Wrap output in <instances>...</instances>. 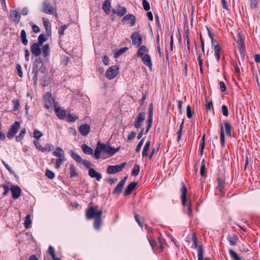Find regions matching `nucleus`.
Listing matches in <instances>:
<instances>
[{
    "instance_id": "nucleus-17",
    "label": "nucleus",
    "mask_w": 260,
    "mask_h": 260,
    "mask_svg": "<svg viewBox=\"0 0 260 260\" xmlns=\"http://www.w3.org/2000/svg\"><path fill=\"white\" fill-rule=\"evenodd\" d=\"M112 11L113 14H116L119 17L124 16L127 13L126 8L120 5L117 6V10L112 9Z\"/></svg>"
},
{
    "instance_id": "nucleus-16",
    "label": "nucleus",
    "mask_w": 260,
    "mask_h": 260,
    "mask_svg": "<svg viewBox=\"0 0 260 260\" xmlns=\"http://www.w3.org/2000/svg\"><path fill=\"white\" fill-rule=\"evenodd\" d=\"M10 190L12 194V197L14 200L18 199L21 195V189L18 185H13Z\"/></svg>"
},
{
    "instance_id": "nucleus-22",
    "label": "nucleus",
    "mask_w": 260,
    "mask_h": 260,
    "mask_svg": "<svg viewBox=\"0 0 260 260\" xmlns=\"http://www.w3.org/2000/svg\"><path fill=\"white\" fill-rule=\"evenodd\" d=\"M129 20L130 21V26H133L136 22V17L133 14H127L123 16L122 19H121V22H124L125 21Z\"/></svg>"
},
{
    "instance_id": "nucleus-15",
    "label": "nucleus",
    "mask_w": 260,
    "mask_h": 260,
    "mask_svg": "<svg viewBox=\"0 0 260 260\" xmlns=\"http://www.w3.org/2000/svg\"><path fill=\"white\" fill-rule=\"evenodd\" d=\"M131 38L132 40L133 44L134 45H136L137 47L140 46L142 41L141 36L138 32H135L133 33L131 36Z\"/></svg>"
},
{
    "instance_id": "nucleus-59",
    "label": "nucleus",
    "mask_w": 260,
    "mask_h": 260,
    "mask_svg": "<svg viewBox=\"0 0 260 260\" xmlns=\"http://www.w3.org/2000/svg\"><path fill=\"white\" fill-rule=\"evenodd\" d=\"M66 119L67 121L70 122H73L76 121V118L74 117L73 116H72L71 114H68L67 117Z\"/></svg>"
},
{
    "instance_id": "nucleus-46",
    "label": "nucleus",
    "mask_w": 260,
    "mask_h": 260,
    "mask_svg": "<svg viewBox=\"0 0 260 260\" xmlns=\"http://www.w3.org/2000/svg\"><path fill=\"white\" fill-rule=\"evenodd\" d=\"M38 42L37 43L42 45L44 42L47 40L46 36L43 34H41L38 37Z\"/></svg>"
},
{
    "instance_id": "nucleus-9",
    "label": "nucleus",
    "mask_w": 260,
    "mask_h": 260,
    "mask_svg": "<svg viewBox=\"0 0 260 260\" xmlns=\"http://www.w3.org/2000/svg\"><path fill=\"white\" fill-rule=\"evenodd\" d=\"M145 113L141 112L139 113L137 116L134 121V126L136 128H139L141 127L142 123L145 119Z\"/></svg>"
},
{
    "instance_id": "nucleus-30",
    "label": "nucleus",
    "mask_w": 260,
    "mask_h": 260,
    "mask_svg": "<svg viewBox=\"0 0 260 260\" xmlns=\"http://www.w3.org/2000/svg\"><path fill=\"white\" fill-rule=\"evenodd\" d=\"M150 144H151V143H150V141H148L146 143V144L143 148L142 153V155L143 157H146L148 155V152L149 149Z\"/></svg>"
},
{
    "instance_id": "nucleus-63",
    "label": "nucleus",
    "mask_w": 260,
    "mask_h": 260,
    "mask_svg": "<svg viewBox=\"0 0 260 260\" xmlns=\"http://www.w3.org/2000/svg\"><path fill=\"white\" fill-rule=\"evenodd\" d=\"M152 120H147V125L145 130V133L147 134L149 131L152 123Z\"/></svg>"
},
{
    "instance_id": "nucleus-54",
    "label": "nucleus",
    "mask_w": 260,
    "mask_h": 260,
    "mask_svg": "<svg viewBox=\"0 0 260 260\" xmlns=\"http://www.w3.org/2000/svg\"><path fill=\"white\" fill-rule=\"evenodd\" d=\"M239 51H240V55L242 60H244L245 59V47H242L239 48Z\"/></svg>"
},
{
    "instance_id": "nucleus-4",
    "label": "nucleus",
    "mask_w": 260,
    "mask_h": 260,
    "mask_svg": "<svg viewBox=\"0 0 260 260\" xmlns=\"http://www.w3.org/2000/svg\"><path fill=\"white\" fill-rule=\"evenodd\" d=\"M98 143L99 145L100 146L102 152L106 153L110 156L113 155L119 150V148H114L112 147L110 145L105 144L102 143L101 142H99Z\"/></svg>"
},
{
    "instance_id": "nucleus-43",
    "label": "nucleus",
    "mask_w": 260,
    "mask_h": 260,
    "mask_svg": "<svg viewBox=\"0 0 260 260\" xmlns=\"http://www.w3.org/2000/svg\"><path fill=\"white\" fill-rule=\"evenodd\" d=\"M101 152H102V151L101 150L100 146L99 145V143H98L97 146H96V149L94 150V158L95 159H98L100 158Z\"/></svg>"
},
{
    "instance_id": "nucleus-14",
    "label": "nucleus",
    "mask_w": 260,
    "mask_h": 260,
    "mask_svg": "<svg viewBox=\"0 0 260 260\" xmlns=\"http://www.w3.org/2000/svg\"><path fill=\"white\" fill-rule=\"evenodd\" d=\"M181 191L182 193L181 198L182 205L184 207L186 205L187 200V188L185 183L183 182L181 183Z\"/></svg>"
},
{
    "instance_id": "nucleus-3",
    "label": "nucleus",
    "mask_w": 260,
    "mask_h": 260,
    "mask_svg": "<svg viewBox=\"0 0 260 260\" xmlns=\"http://www.w3.org/2000/svg\"><path fill=\"white\" fill-rule=\"evenodd\" d=\"M41 46L42 45L37 43H34L30 47L31 54L36 57H38L41 53ZM42 51L44 54L45 60H47L49 58L50 53L49 46L47 44L44 45L42 47Z\"/></svg>"
},
{
    "instance_id": "nucleus-53",
    "label": "nucleus",
    "mask_w": 260,
    "mask_h": 260,
    "mask_svg": "<svg viewBox=\"0 0 260 260\" xmlns=\"http://www.w3.org/2000/svg\"><path fill=\"white\" fill-rule=\"evenodd\" d=\"M195 48L196 50V55L197 56V59L199 61V63H200V62L203 63V60L201 59V54L200 53V51L197 49V46L196 43Z\"/></svg>"
},
{
    "instance_id": "nucleus-11",
    "label": "nucleus",
    "mask_w": 260,
    "mask_h": 260,
    "mask_svg": "<svg viewBox=\"0 0 260 260\" xmlns=\"http://www.w3.org/2000/svg\"><path fill=\"white\" fill-rule=\"evenodd\" d=\"M41 11L47 14H52L55 12L52 5L47 2L43 3Z\"/></svg>"
},
{
    "instance_id": "nucleus-51",
    "label": "nucleus",
    "mask_w": 260,
    "mask_h": 260,
    "mask_svg": "<svg viewBox=\"0 0 260 260\" xmlns=\"http://www.w3.org/2000/svg\"><path fill=\"white\" fill-rule=\"evenodd\" d=\"M12 103L13 105V111H16L18 109L19 106V101L18 100L15 99L12 101Z\"/></svg>"
},
{
    "instance_id": "nucleus-18",
    "label": "nucleus",
    "mask_w": 260,
    "mask_h": 260,
    "mask_svg": "<svg viewBox=\"0 0 260 260\" xmlns=\"http://www.w3.org/2000/svg\"><path fill=\"white\" fill-rule=\"evenodd\" d=\"M90 127L88 124H84L79 127V132L83 136H87L90 132Z\"/></svg>"
},
{
    "instance_id": "nucleus-61",
    "label": "nucleus",
    "mask_w": 260,
    "mask_h": 260,
    "mask_svg": "<svg viewBox=\"0 0 260 260\" xmlns=\"http://www.w3.org/2000/svg\"><path fill=\"white\" fill-rule=\"evenodd\" d=\"M143 143H144V139H142L136 147V152H139L140 151L141 148L143 144Z\"/></svg>"
},
{
    "instance_id": "nucleus-34",
    "label": "nucleus",
    "mask_w": 260,
    "mask_h": 260,
    "mask_svg": "<svg viewBox=\"0 0 260 260\" xmlns=\"http://www.w3.org/2000/svg\"><path fill=\"white\" fill-rule=\"evenodd\" d=\"M20 37L22 43L24 45H26L28 44V40L26 38V34L25 30L23 29L21 31Z\"/></svg>"
},
{
    "instance_id": "nucleus-47",
    "label": "nucleus",
    "mask_w": 260,
    "mask_h": 260,
    "mask_svg": "<svg viewBox=\"0 0 260 260\" xmlns=\"http://www.w3.org/2000/svg\"><path fill=\"white\" fill-rule=\"evenodd\" d=\"M218 185L217 188L219 189L220 190H221L223 187L224 185V180L221 178H218L217 179Z\"/></svg>"
},
{
    "instance_id": "nucleus-26",
    "label": "nucleus",
    "mask_w": 260,
    "mask_h": 260,
    "mask_svg": "<svg viewBox=\"0 0 260 260\" xmlns=\"http://www.w3.org/2000/svg\"><path fill=\"white\" fill-rule=\"evenodd\" d=\"M148 51L149 50L146 46H141L138 50L137 56L139 57L144 56L145 54H148Z\"/></svg>"
},
{
    "instance_id": "nucleus-13",
    "label": "nucleus",
    "mask_w": 260,
    "mask_h": 260,
    "mask_svg": "<svg viewBox=\"0 0 260 260\" xmlns=\"http://www.w3.org/2000/svg\"><path fill=\"white\" fill-rule=\"evenodd\" d=\"M127 179V176H126L119 182V183L116 186V187L113 190V194L119 195L120 194V193L122 191V188L126 182Z\"/></svg>"
},
{
    "instance_id": "nucleus-41",
    "label": "nucleus",
    "mask_w": 260,
    "mask_h": 260,
    "mask_svg": "<svg viewBox=\"0 0 260 260\" xmlns=\"http://www.w3.org/2000/svg\"><path fill=\"white\" fill-rule=\"evenodd\" d=\"M63 152V150L61 148L58 147L56 148L55 151H54L53 152V155L55 156L58 157H61L63 156L61 154V152Z\"/></svg>"
},
{
    "instance_id": "nucleus-62",
    "label": "nucleus",
    "mask_w": 260,
    "mask_h": 260,
    "mask_svg": "<svg viewBox=\"0 0 260 260\" xmlns=\"http://www.w3.org/2000/svg\"><path fill=\"white\" fill-rule=\"evenodd\" d=\"M34 145H35L36 148L37 149L39 150L40 151H42L43 147L41 146L40 142L38 141H34Z\"/></svg>"
},
{
    "instance_id": "nucleus-1",
    "label": "nucleus",
    "mask_w": 260,
    "mask_h": 260,
    "mask_svg": "<svg viewBox=\"0 0 260 260\" xmlns=\"http://www.w3.org/2000/svg\"><path fill=\"white\" fill-rule=\"evenodd\" d=\"M102 214L103 211L102 210H98V206L89 207L86 212V216L88 219H94L93 226L94 229L97 231L101 229L102 222Z\"/></svg>"
},
{
    "instance_id": "nucleus-36",
    "label": "nucleus",
    "mask_w": 260,
    "mask_h": 260,
    "mask_svg": "<svg viewBox=\"0 0 260 260\" xmlns=\"http://www.w3.org/2000/svg\"><path fill=\"white\" fill-rule=\"evenodd\" d=\"M214 50H215V57L217 59V61H219L220 57V47L217 44L214 46Z\"/></svg>"
},
{
    "instance_id": "nucleus-21",
    "label": "nucleus",
    "mask_w": 260,
    "mask_h": 260,
    "mask_svg": "<svg viewBox=\"0 0 260 260\" xmlns=\"http://www.w3.org/2000/svg\"><path fill=\"white\" fill-rule=\"evenodd\" d=\"M138 183L135 181H133L130 183L125 188L124 191V196H126L130 194L134 189L137 185Z\"/></svg>"
},
{
    "instance_id": "nucleus-58",
    "label": "nucleus",
    "mask_w": 260,
    "mask_h": 260,
    "mask_svg": "<svg viewBox=\"0 0 260 260\" xmlns=\"http://www.w3.org/2000/svg\"><path fill=\"white\" fill-rule=\"evenodd\" d=\"M205 135L204 134L202 138V143L201 144V153L202 154L204 149L205 148Z\"/></svg>"
},
{
    "instance_id": "nucleus-49",
    "label": "nucleus",
    "mask_w": 260,
    "mask_h": 260,
    "mask_svg": "<svg viewBox=\"0 0 260 260\" xmlns=\"http://www.w3.org/2000/svg\"><path fill=\"white\" fill-rule=\"evenodd\" d=\"M128 49L127 47H124L120 49L118 51H117L115 54V57L117 58L123 54L125 51H126Z\"/></svg>"
},
{
    "instance_id": "nucleus-56",
    "label": "nucleus",
    "mask_w": 260,
    "mask_h": 260,
    "mask_svg": "<svg viewBox=\"0 0 260 260\" xmlns=\"http://www.w3.org/2000/svg\"><path fill=\"white\" fill-rule=\"evenodd\" d=\"M221 110L223 113V115L224 116H228L229 115V110L226 106L223 105L221 107Z\"/></svg>"
},
{
    "instance_id": "nucleus-57",
    "label": "nucleus",
    "mask_w": 260,
    "mask_h": 260,
    "mask_svg": "<svg viewBox=\"0 0 260 260\" xmlns=\"http://www.w3.org/2000/svg\"><path fill=\"white\" fill-rule=\"evenodd\" d=\"M186 115H187V117L188 118H191L192 116V112H191V107H190V105H188L187 106V108H186Z\"/></svg>"
},
{
    "instance_id": "nucleus-6",
    "label": "nucleus",
    "mask_w": 260,
    "mask_h": 260,
    "mask_svg": "<svg viewBox=\"0 0 260 260\" xmlns=\"http://www.w3.org/2000/svg\"><path fill=\"white\" fill-rule=\"evenodd\" d=\"M20 127V123L18 121H15L11 126L9 130L8 131L7 137L8 139H11L14 137L17 133L18 132L19 128Z\"/></svg>"
},
{
    "instance_id": "nucleus-60",
    "label": "nucleus",
    "mask_w": 260,
    "mask_h": 260,
    "mask_svg": "<svg viewBox=\"0 0 260 260\" xmlns=\"http://www.w3.org/2000/svg\"><path fill=\"white\" fill-rule=\"evenodd\" d=\"M67 26L65 25H62L59 28L58 30V33L60 35V36H63L64 35V31L66 29Z\"/></svg>"
},
{
    "instance_id": "nucleus-12",
    "label": "nucleus",
    "mask_w": 260,
    "mask_h": 260,
    "mask_svg": "<svg viewBox=\"0 0 260 260\" xmlns=\"http://www.w3.org/2000/svg\"><path fill=\"white\" fill-rule=\"evenodd\" d=\"M54 111L56 115L60 119H63L66 117V111L63 108H61L58 103L54 105Z\"/></svg>"
},
{
    "instance_id": "nucleus-33",
    "label": "nucleus",
    "mask_w": 260,
    "mask_h": 260,
    "mask_svg": "<svg viewBox=\"0 0 260 260\" xmlns=\"http://www.w3.org/2000/svg\"><path fill=\"white\" fill-rule=\"evenodd\" d=\"M227 239L231 245L235 246L237 244L236 241L238 240V237L236 234H234L233 238L231 236H228Z\"/></svg>"
},
{
    "instance_id": "nucleus-50",
    "label": "nucleus",
    "mask_w": 260,
    "mask_h": 260,
    "mask_svg": "<svg viewBox=\"0 0 260 260\" xmlns=\"http://www.w3.org/2000/svg\"><path fill=\"white\" fill-rule=\"evenodd\" d=\"M45 175L49 179H52L55 177L54 173L52 171L48 169L46 171Z\"/></svg>"
},
{
    "instance_id": "nucleus-44",
    "label": "nucleus",
    "mask_w": 260,
    "mask_h": 260,
    "mask_svg": "<svg viewBox=\"0 0 260 260\" xmlns=\"http://www.w3.org/2000/svg\"><path fill=\"white\" fill-rule=\"evenodd\" d=\"M54 146L50 144H47L45 147H43V149H42V152H46V151H51L54 149Z\"/></svg>"
},
{
    "instance_id": "nucleus-38",
    "label": "nucleus",
    "mask_w": 260,
    "mask_h": 260,
    "mask_svg": "<svg viewBox=\"0 0 260 260\" xmlns=\"http://www.w3.org/2000/svg\"><path fill=\"white\" fill-rule=\"evenodd\" d=\"M31 224V220L30 219V215L28 214L25 218L24 226L26 229H28L30 227Z\"/></svg>"
},
{
    "instance_id": "nucleus-35",
    "label": "nucleus",
    "mask_w": 260,
    "mask_h": 260,
    "mask_svg": "<svg viewBox=\"0 0 260 260\" xmlns=\"http://www.w3.org/2000/svg\"><path fill=\"white\" fill-rule=\"evenodd\" d=\"M70 177L71 178H75L78 175V173L76 171V169L74 166V165L72 164L70 167Z\"/></svg>"
},
{
    "instance_id": "nucleus-45",
    "label": "nucleus",
    "mask_w": 260,
    "mask_h": 260,
    "mask_svg": "<svg viewBox=\"0 0 260 260\" xmlns=\"http://www.w3.org/2000/svg\"><path fill=\"white\" fill-rule=\"evenodd\" d=\"M66 160V159L64 157V156H62L60 158L59 157L58 159H57L56 160V168L59 169V168L60 167L62 162Z\"/></svg>"
},
{
    "instance_id": "nucleus-32",
    "label": "nucleus",
    "mask_w": 260,
    "mask_h": 260,
    "mask_svg": "<svg viewBox=\"0 0 260 260\" xmlns=\"http://www.w3.org/2000/svg\"><path fill=\"white\" fill-rule=\"evenodd\" d=\"M70 153L72 156V157L77 162L79 163H81L82 161V159L80 156H79L78 154L74 152L73 150H70Z\"/></svg>"
},
{
    "instance_id": "nucleus-19",
    "label": "nucleus",
    "mask_w": 260,
    "mask_h": 260,
    "mask_svg": "<svg viewBox=\"0 0 260 260\" xmlns=\"http://www.w3.org/2000/svg\"><path fill=\"white\" fill-rule=\"evenodd\" d=\"M235 41L238 44V48L245 47L244 39L240 33L237 32L234 36Z\"/></svg>"
},
{
    "instance_id": "nucleus-64",
    "label": "nucleus",
    "mask_w": 260,
    "mask_h": 260,
    "mask_svg": "<svg viewBox=\"0 0 260 260\" xmlns=\"http://www.w3.org/2000/svg\"><path fill=\"white\" fill-rule=\"evenodd\" d=\"M16 69L18 76L20 77H22L23 73L21 71V67L19 64H16Z\"/></svg>"
},
{
    "instance_id": "nucleus-31",
    "label": "nucleus",
    "mask_w": 260,
    "mask_h": 260,
    "mask_svg": "<svg viewBox=\"0 0 260 260\" xmlns=\"http://www.w3.org/2000/svg\"><path fill=\"white\" fill-rule=\"evenodd\" d=\"M220 142H221V146H222V147H223L225 146V135H224V129H223V127L222 124L220 125Z\"/></svg>"
},
{
    "instance_id": "nucleus-40",
    "label": "nucleus",
    "mask_w": 260,
    "mask_h": 260,
    "mask_svg": "<svg viewBox=\"0 0 260 260\" xmlns=\"http://www.w3.org/2000/svg\"><path fill=\"white\" fill-rule=\"evenodd\" d=\"M206 167H205V160L203 159L202 161V164L201 166V169H200V175L203 177H206Z\"/></svg>"
},
{
    "instance_id": "nucleus-29",
    "label": "nucleus",
    "mask_w": 260,
    "mask_h": 260,
    "mask_svg": "<svg viewBox=\"0 0 260 260\" xmlns=\"http://www.w3.org/2000/svg\"><path fill=\"white\" fill-rule=\"evenodd\" d=\"M81 148L83 153L85 154L89 155L92 154L93 150L87 145L84 144L82 145Z\"/></svg>"
},
{
    "instance_id": "nucleus-42",
    "label": "nucleus",
    "mask_w": 260,
    "mask_h": 260,
    "mask_svg": "<svg viewBox=\"0 0 260 260\" xmlns=\"http://www.w3.org/2000/svg\"><path fill=\"white\" fill-rule=\"evenodd\" d=\"M140 172V166L138 164L135 165L134 169L132 171V175L134 176H137Z\"/></svg>"
},
{
    "instance_id": "nucleus-28",
    "label": "nucleus",
    "mask_w": 260,
    "mask_h": 260,
    "mask_svg": "<svg viewBox=\"0 0 260 260\" xmlns=\"http://www.w3.org/2000/svg\"><path fill=\"white\" fill-rule=\"evenodd\" d=\"M43 25L45 28L47 33L48 35L51 34V26L49 21L47 18H43Z\"/></svg>"
},
{
    "instance_id": "nucleus-39",
    "label": "nucleus",
    "mask_w": 260,
    "mask_h": 260,
    "mask_svg": "<svg viewBox=\"0 0 260 260\" xmlns=\"http://www.w3.org/2000/svg\"><path fill=\"white\" fill-rule=\"evenodd\" d=\"M229 253L233 260H241V258L233 249H230Z\"/></svg>"
},
{
    "instance_id": "nucleus-8",
    "label": "nucleus",
    "mask_w": 260,
    "mask_h": 260,
    "mask_svg": "<svg viewBox=\"0 0 260 260\" xmlns=\"http://www.w3.org/2000/svg\"><path fill=\"white\" fill-rule=\"evenodd\" d=\"M118 73V68L116 66L110 67L106 72L105 76L109 80L113 79Z\"/></svg>"
},
{
    "instance_id": "nucleus-20",
    "label": "nucleus",
    "mask_w": 260,
    "mask_h": 260,
    "mask_svg": "<svg viewBox=\"0 0 260 260\" xmlns=\"http://www.w3.org/2000/svg\"><path fill=\"white\" fill-rule=\"evenodd\" d=\"M10 17L13 22L18 24L19 22L21 15L17 10H13L10 11Z\"/></svg>"
},
{
    "instance_id": "nucleus-52",
    "label": "nucleus",
    "mask_w": 260,
    "mask_h": 260,
    "mask_svg": "<svg viewBox=\"0 0 260 260\" xmlns=\"http://www.w3.org/2000/svg\"><path fill=\"white\" fill-rule=\"evenodd\" d=\"M48 252L51 255L53 260L54 259V258H57L55 256V250L52 246H50L49 247Z\"/></svg>"
},
{
    "instance_id": "nucleus-55",
    "label": "nucleus",
    "mask_w": 260,
    "mask_h": 260,
    "mask_svg": "<svg viewBox=\"0 0 260 260\" xmlns=\"http://www.w3.org/2000/svg\"><path fill=\"white\" fill-rule=\"evenodd\" d=\"M42 135V133L38 130L36 129L34 131V137L37 139H40Z\"/></svg>"
},
{
    "instance_id": "nucleus-10",
    "label": "nucleus",
    "mask_w": 260,
    "mask_h": 260,
    "mask_svg": "<svg viewBox=\"0 0 260 260\" xmlns=\"http://www.w3.org/2000/svg\"><path fill=\"white\" fill-rule=\"evenodd\" d=\"M45 106L49 109L52 107L53 105H55L56 103L55 102L54 99L52 97L51 94L49 92H46L44 96Z\"/></svg>"
},
{
    "instance_id": "nucleus-23",
    "label": "nucleus",
    "mask_w": 260,
    "mask_h": 260,
    "mask_svg": "<svg viewBox=\"0 0 260 260\" xmlns=\"http://www.w3.org/2000/svg\"><path fill=\"white\" fill-rule=\"evenodd\" d=\"M143 63L148 67L151 68L152 66V61L150 55L148 54H145V55L140 57Z\"/></svg>"
},
{
    "instance_id": "nucleus-2",
    "label": "nucleus",
    "mask_w": 260,
    "mask_h": 260,
    "mask_svg": "<svg viewBox=\"0 0 260 260\" xmlns=\"http://www.w3.org/2000/svg\"><path fill=\"white\" fill-rule=\"evenodd\" d=\"M39 72L42 74H45L46 72V68L42 59L40 57H36L32 65V72L34 75L32 80L35 85H37L38 83V76Z\"/></svg>"
},
{
    "instance_id": "nucleus-48",
    "label": "nucleus",
    "mask_w": 260,
    "mask_h": 260,
    "mask_svg": "<svg viewBox=\"0 0 260 260\" xmlns=\"http://www.w3.org/2000/svg\"><path fill=\"white\" fill-rule=\"evenodd\" d=\"M142 5L144 9L146 11H148L150 9V6L149 2L147 0H143L142 1Z\"/></svg>"
},
{
    "instance_id": "nucleus-7",
    "label": "nucleus",
    "mask_w": 260,
    "mask_h": 260,
    "mask_svg": "<svg viewBox=\"0 0 260 260\" xmlns=\"http://www.w3.org/2000/svg\"><path fill=\"white\" fill-rule=\"evenodd\" d=\"M126 165V162H122L116 166H109L107 169V173L110 174H114L119 172L124 168Z\"/></svg>"
},
{
    "instance_id": "nucleus-24",
    "label": "nucleus",
    "mask_w": 260,
    "mask_h": 260,
    "mask_svg": "<svg viewBox=\"0 0 260 260\" xmlns=\"http://www.w3.org/2000/svg\"><path fill=\"white\" fill-rule=\"evenodd\" d=\"M88 175L91 178H95L96 180L100 181L102 176V175L96 172L94 169H89V172H88Z\"/></svg>"
},
{
    "instance_id": "nucleus-37",
    "label": "nucleus",
    "mask_w": 260,
    "mask_h": 260,
    "mask_svg": "<svg viewBox=\"0 0 260 260\" xmlns=\"http://www.w3.org/2000/svg\"><path fill=\"white\" fill-rule=\"evenodd\" d=\"M26 133V129L23 128L19 133L18 136L15 138L16 141L18 142H21Z\"/></svg>"
},
{
    "instance_id": "nucleus-27",
    "label": "nucleus",
    "mask_w": 260,
    "mask_h": 260,
    "mask_svg": "<svg viewBox=\"0 0 260 260\" xmlns=\"http://www.w3.org/2000/svg\"><path fill=\"white\" fill-rule=\"evenodd\" d=\"M102 9L104 10L107 14L110 13L111 9V3L109 0H106L102 6Z\"/></svg>"
},
{
    "instance_id": "nucleus-5",
    "label": "nucleus",
    "mask_w": 260,
    "mask_h": 260,
    "mask_svg": "<svg viewBox=\"0 0 260 260\" xmlns=\"http://www.w3.org/2000/svg\"><path fill=\"white\" fill-rule=\"evenodd\" d=\"M192 240L193 243L194 245V248H197L198 247V260H204V250L203 248V246L202 245H200L198 246V239H197V238L196 237L195 233H193L192 235Z\"/></svg>"
},
{
    "instance_id": "nucleus-25",
    "label": "nucleus",
    "mask_w": 260,
    "mask_h": 260,
    "mask_svg": "<svg viewBox=\"0 0 260 260\" xmlns=\"http://www.w3.org/2000/svg\"><path fill=\"white\" fill-rule=\"evenodd\" d=\"M224 125L225 128V132L226 136L231 138L232 137L231 131L233 129L232 126L226 120L224 121Z\"/></svg>"
}]
</instances>
